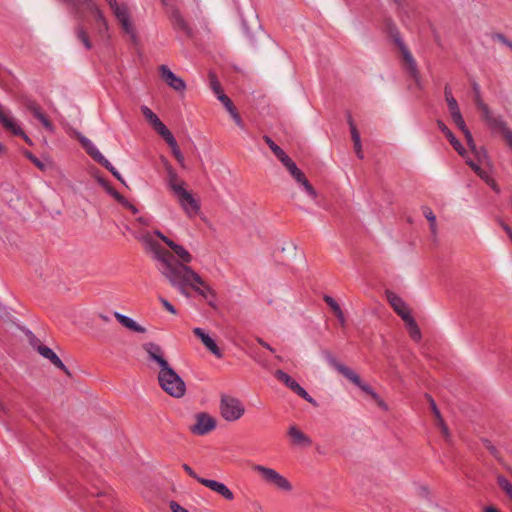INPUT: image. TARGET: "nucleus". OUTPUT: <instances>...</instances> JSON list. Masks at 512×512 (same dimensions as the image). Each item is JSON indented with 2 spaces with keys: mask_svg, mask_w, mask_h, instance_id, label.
Returning <instances> with one entry per match:
<instances>
[{
  "mask_svg": "<svg viewBox=\"0 0 512 512\" xmlns=\"http://www.w3.org/2000/svg\"><path fill=\"white\" fill-rule=\"evenodd\" d=\"M155 235L168 247L162 246L150 236L146 237L147 246L163 279L184 297H190L192 291L205 299L215 297L209 284L189 266L193 260L191 253L159 230L155 231Z\"/></svg>",
  "mask_w": 512,
  "mask_h": 512,
  "instance_id": "obj_1",
  "label": "nucleus"
},
{
  "mask_svg": "<svg viewBox=\"0 0 512 512\" xmlns=\"http://www.w3.org/2000/svg\"><path fill=\"white\" fill-rule=\"evenodd\" d=\"M157 380L163 391L171 397L181 398L186 393L184 380L172 367L163 371H158Z\"/></svg>",
  "mask_w": 512,
  "mask_h": 512,
  "instance_id": "obj_2",
  "label": "nucleus"
},
{
  "mask_svg": "<svg viewBox=\"0 0 512 512\" xmlns=\"http://www.w3.org/2000/svg\"><path fill=\"white\" fill-rule=\"evenodd\" d=\"M251 468L266 484L273 485L283 492H290L293 489L290 481L275 469L260 464H253Z\"/></svg>",
  "mask_w": 512,
  "mask_h": 512,
  "instance_id": "obj_3",
  "label": "nucleus"
},
{
  "mask_svg": "<svg viewBox=\"0 0 512 512\" xmlns=\"http://www.w3.org/2000/svg\"><path fill=\"white\" fill-rule=\"evenodd\" d=\"M73 135L79 140L87 154H89L93 160L101 164L103 167H105L108 171L112 173V175L124 183V180L122 179L120 173L115 169V167L112 166V164L102 155V153L97 149V147L93 144L91 140L83 136L77 131L73 132Z\"/></svg>",
  "mask_w": 512,
  "mask_h": 512,
  "instance_id": "obj_4",
  "label": "nucleus"
},
{
  "mask_svg": "<svg viewBox=\"0 0 512 512\" xmlns=\"http://www.w3.org/2000/svg\"><path fill=\"white\" fill-rule=\"evenodd\" d=\"M220 411L225 420L236 421L243 416L245 408L239 399L224 395L221 398Z\"/></svg>",
  "mask_w": 512,
  "mask_h": 512,
  "instance_id": "obj_5",
  "label": "nucleus"
},
{
  "mask_svg": "<svg viewBox=\"0 0 512 512\" xmlns=\"http://www.w3.org/2000/svg\"><path fill=\"white\" fill-rule=\"evenodd\" d=\"M177 199V202L183 212L189 218H194L200 212V203L195 198V196L189 192L186 188L182 190H178L177 193L174 194Z\"/></svg>",
  "mask_w": 512,
  "mask_h": 512,
  "instance_id": "obj_6",
  "label": "nucleus"
},
{
  "mask_svg": "<svg viewBox=\"0 0 512 512\" xmlns=\"http://www.w3.org/2000/svg\"><path fill=\"white\" fill-rule=\"evenodd\" d=\"M142 349L147 354L148 360L158 365L159 371H163L171 367L166 360L164 350L160 345L154 342H147L142 345Z\"/></svg>",
  "mask_w": 512,
  "mask_h": 512,
  "instance_id": "obj_7",
  "label": "nucleus"
},
{
  "mask_svg": "<svg viewBox=\"0 0 512 512\" xmlns=\"http://www.w3.org/2000/svg\"><path fill=\"white\" fill-rule=\"evenodd\" d=\"M195 421V424L191 427V432L196 435H205L216 427V420L207 413L196 414Z\"/></svg>",
  "mask_w": 512,
  "mask_h": 512,
  "instance_id": "obj_8",
  "label": "nucleus"
},
{
  "mask_svg": "<svg viewBox=\"0 0 512 512\" xmlns=\"http://www.w3.org/2000/svg\"><path fill=\"white\" fill-rule=\"evenodd\" d=\"M79 4L85 6V8L94 16L95 21L99 25L98 33L101 36H104L109 29V25L97 3L94 0H83Z\"/></svg>",
  "mask_w": 512,
  "mask_h": 512,
  "instance_id": "obj_9",
  "label": "nucleus"
},
{
  "mask_svg": "<svg viewBox=\"0 0 512 512\" xmlns=\"http://www.w3.org/2000/svg\"><path fill=\"white\" fill-rule=\"evenodd\" d=\"M31 345L38 351V353L44 358L48 359L55 367L64 371L67 375H70L69 370L61 361V359L47 346L41 344L39 340L31 341Z\"/></svg>",
  "mask_w": 512,
  "mask_h": 512,
  "instance_id": "obj_10",
  "label": "nucleus"
},
{
  "mask_svg": "<svg viewBox=\"0 0 512 512\" xmlns=\"http://www.w3.org/2000/svg\"><path fill=\"white\" fill-rule=\"evenodd\" d=\"M159 72L162 80L175 91H184L186 88L185 82L176 76L166 65L159 67Z\"/></svg>",
  "mask_w": 512,
  "mask_h": 512,
  "instance_id": "obj_11",
  "label": "nucleus"
},
{
  "mask_svg": "<svg viewBox=\"0 0 512 512\" xmlns=\"http://www.w3.org/2000/svg\"><path fill=\"white\" fill-rule=\"evenodd\" d=\"M291 444L299 447H309L312 445V439L305 434L296 424L290 425L287 430Z\"/></svg>",
  "mask_w": 512,
  "mask_h": 512,
  "instance_id": "obj_12",
  "label": "nucleus"
},
{
  "mask_svg": "<svg viewBox=\"0 0 512 512\" xmlns=\"http://www.w3.org/2000/svg\"><path fill=\"white\" fill-rule=\"evenodd\" d=\"M112 12L118 20L119 24L121 25L123 31L126 34H129L132 37H134V27L129 18V10L127 5L121 4L119 5V7L113 9Z\"/></svg>",
  "mask_w": 512,
  "mask_h": 512,
  "instance_id": "obj_13",
  "label": "nucleus"
},
{
  "mask_svg": "<svg viewBox=\"0 0 512 512\" xmlns=\"http://www.w3.org/2000/svg\"><path fill=\"white\" fill-rule=\"evenodd\" d=\"M401 52L406 71L410 74L416 85L420 87L421 77L415 59L406 47H401Z\"/></svg>",
  "mask_w": 512,
  "mask_h": 512,
  "instance_id": "obj_14",
  "label": "nucleus"
},
{
  "mask_svg": "<svg viewBox=\"0 0 512 512\" xmlns=\"http://www.w3.org/2000/svg\"><path fill=\"white\" fill-rule=\"evenodd\" d=\"M386 298L393 310L402 318L403 321L411 317L406 303L397 294L392 291H387Z\"/></svg>",
  "mask_w": 512,
  "mask_h": 512,
  "instance_id": "obj_15",
  "label": "nucleus"
},
{
  "mask_svg": "<svg viewBox=\"0 0 512 512\" xmlns=\"http://www.w3.org/2000/svg\"><path fill=\"white\" fill-rule=\"evenodd\" d=\"M199 483L209 488L210 490L218 493L226 500L231 501L234 499V494L224 483L206 478L199 479Z\"/></svg>",
  "mask_w": 512,
  "mask_h": 512,
  "instance_id": "obj_16",
  "label": "nucleus"
},
{
  "mask_svg": "<svg viewBox=\"0 0 512 512\" xmlns=\"http://www.w3.org/2000/svg\"><path fill=\"white\" fill-rule=\"evenodd\" d=\"M26 108L37 120L41 122L45 129L50 132L54 131V125L42 111L39 104H37L35 101H27Z\"/></svg>",
  "mask_w": 512,
  "mask_h": 512,
  "instance_id": "obj_17",
  "label": "nucleus"
},
{
  "mask_svg": "<svg viewBox=\"0 0 512 512\" xmlns=\"http://www.w3.org/2000/svg\"><path fill=\"white\" fill-rule=\"evenodd\" d=\"M430 406L432 413L434 415V423L436 427L440 430V433L442 434L443 438L447 441H451V433L449 431L448 426L444 422V419L442 418L439 409L436 406L435 401L432 398H429Z\"/></svg>",
  "mask_w": 512,
  "mask_h": 512,
  "instance_id": "obj_18",
  "label": "nucleus"
},
{
  "mask_svg": "<svg viewBox=\"0 0 512 512\" xmlns=\"http://www.w3.org/2000/svg\"><path fill=\"white\" fill-rule=\"evenodd\" d=\"M193 334L198 337L203 345L217 358H221L223 356L222 351L219 349V347L216 345L214 340L205 333V331L201 328H194Z\"/></svg>",
  "mask_w": 512,
  "mask_h": 512,
  "instance_id": "obj_19",
  "label": "nucleus"
},
{
  "mask_svg": "<svg viewBox=\"0 0 512 512\" xmlns=\"http://www.w3.org/2000/svg\"><path fill=\"white\" fill-rule=\"evenodd\" d=\"M114 317L122 326H124L126 329L132 332L140 334H144L147 332V329L144 326L140 325L138 322H136L135 320L126 315H123L119 312H114Z\"/></svg>",
  "mask_w": 512,
  "mask_h": 512,
  "instance_id": "obj_20",
  "label": "nucleus"
},
{
  "mask_svg": "<svg viewBox=\"0 0 512 512\" xmlns=\"http://www.w3.org/2000/svg\"><path fill=\"white\" fill-rule=\"evenodd\" d=\"M438 128L442 131V133L447 137L450 144L453 146V148L461 155L462 157H466V150L461 145L459 140L454 136V134L451 132V130L442 122L437 121Z\"/></svg>",
  "mask_w": 512,
  "mask_h": 512,
  "instance_id": "obj_21",
  "label": "nucleus"
},
{
  "mask_svg": "<svg viewBox=\"0 0 512 512\" xmlns=\"http://www.w3.org/2000/svg\"><path fill=\"white\" fill-rule=\"evenodd\" d=\"M0 123L10 132H12L14 135H20L23 136L24 139L28 142V137L24 134L22 129L16 125L14 120L5 114L2 105L0 104Z\"/></svg>",
  "mask_w": 512,
  "mask_h": 512,
  "instance_id": "obj_22",
  "label": "nucleus"
},
{
  "mask_svg": "<svg viewBox=\"0 0 512 512\" xmlns=\"http://www.w3.org/2000/svg\"><path fill=\"white\" fill-rule=\"evenodd\" d=\"M167 185L173 195L178 192V190H182L185 188V182L179 178L176 171L171 167L167 166Z\"/></svg>",
  "mask_w": 512,
  "mask_h": 512,
  "instance_id": "obj_23",
  "label": "nucleus"
},
{
  "mask_svg": "<svg viewBox=\"0 0 512 512\" xmlns=\"http://www.w3.org/2000/svg\"><path fill=\"white\" fill-rule=\"evenodd\" d=\"M486 124L493 130L498 131L504 137L506 135V131H510L511 129L507 126V123L497 115H493Z\"/></svg>",
  "mask_w": 512,
  "mask_h": 512,
  "instance_id": "obj_24",
  "label": "nucleus"
},
{
  "mask_svg": "<svg viewBox=\"0 0 512 512\" xmlns=\"http://www.w3.org/2000/svg\"><path fill=\"white\" fill-rule=\"evenodd\" d=\"M464 134V137L466 139L467 145L469 149L472 151L473 154H479L478 153V147L476 146V143L473 139V136L470 132V130L467 128L464 119L461 120L459 123H454Z\"/></svg>",
  "mask_w": 512,
  "mask_h": 512,
  "instance_id": "obj_25",
  "label": "nucleus"
},
{
  "mask_svg": "<svg viewBox=\"0 0 512 512\" xmlns=\"http://www.w3.org/2000/svg\"><path fill=\"white\" fill-rule=\"evenodd\" d=\"M283 165L299 184H302L307 180L304 173L296 166L291 158L287 159V162H284Z\"/></svg>",
  "mask_w": 512,
  "mask_h": 512,
  "instance_id": "obj_26",
  "label": "nucleus"
},
{
  "mask_svg": "<svg viewBox=\"0 0 512 512\" xmlns=\"http://www.w3.org/2000/svg\"><path fill=\"white\" fill-rule=\"evenodd\" d=\"M263 140L282 164L287 162L290 157L269 136H263Z\"/></svg>",
  "mask_w": 512,
  "mask_h": 512,
  "instance_id": "obj_27",
  "label": "nucleus"
},
{
  "mask_svg": "<svg viewBox=\"0 0 512 512\" xmlns=\"http://www.w3.org/2000/svg\"><path fill=\"white\" fill-rule=\"evenodd\" d=\"M450 117L453 123H459L463 119L460 108L455 98H449L446 100Z\"/></svg>",
  "mask_w": 512,
  "mask_h": 512,
  "instance_id": "obj_28",
  "label": "nucleus"
},
{
  "mask_svg": "<svg viewBox=\"0 0 512 512\" xmlns=\"http://www.w3.org/2000/svg\"><path fill=\"white\" fill-rule=\"evenodd\" d=\"M324 301L331 308V310L333 311L334 315L337 317V319L340 322V324L342 326H344L345 322H346V319H345L344 313L341 310V308L338 305V303L332 297H330V296H325L324 297Z\"/></svg>",
  "mask_w": 512,
  "mask_h": 512,
  "instance_id": "obj_29",
  "label": "nucleus"
},
{
  "mask_svg": "<svg viewBox=\"0 0 512 512\" xmlns=\"http://www.w3.org/2000/svg\"><path fill=\"white\" fill-rule=\"evenodd\" d=\"M75 34H76L77 39L80 42H82V44L84 45V47L86 49H88V50L92 49L93 44H92V42H91V40L89 38L88 32L86 31L84 26H82V25L76 26Z\"/></svg>",
  "mask_w": 512,
  "mask_h": 512,
  "instance_id": "obj_30",
  "label": "nucleus"
},
{
  "mask_svg": "<svg viewBox=\"0 0 512 512\" xmlns=\"http://www.w3.org/2000/svg\"><path fill=\"white\" fill-rule=\"evenodd\" d=\"M404 322L408 328L410 337L415 341H419L421 339V331L413 317H409L408 319L404 320Z\"/></svg>",
  "mask_w": 512,
  "mask_h": 512,
  "instance_id": "obj_31",
  "label": "nucleus"
},
{
  "mask_svg": "<svg viewBox=\"0 0 512 512\" xmlns=\"http://www.w3.org/2000/svg\"><path fill=\"white\" fill-rule=\"evenodd\" d=\"M422 212L430 224V230H431L432 234L435 235L437 233V224H436L435 214L433 213L432 209L427 206L422 207Z\"/></svg>",
  "mask_w": 512,
  "mask_h": 512,
  "instance_id": "obj_32",
  "label": "nucleus"
},
{
  "mask_svg": "<svg viewBox=\"0 0 512 512\" xmlns=\"http://www.w3.org/2000/svg\"><path fill=\"white\" fill-rule=\"evenodd\" d=\"M171 150H172V154L173 156L176 158V160L178 161V163L182 166V167H185V164H184V156L183 154L181 153L180 149H179V146L175 140V138H170L169 141L166 142Z\"/></svg>",
  "mask_w": 512,
  "mask_h": 512,
  "instance_id": "obj_33",
  "label": "nucleus"
},
{
  "mask_svg": "<svg viewBox=\"0 0 512 512\" xmlns=\"http://www.w3.org/2000/svg\"><path fill=\"white\" fill-rule=\"evenodd\" d=\"M497 484L502 489V491L507 495V497L512 501V483H510V481L506 477L499 475L497 477Z\"/></svg>",
  "mask_w": 512,
  "mask_h": 512,
  "instance_id": "obj_34",
  "label": "nucleus"
},
{
  "mask_svg": "<svg viewBox=\"0 0 512 512\" xmlns=\"http://www.w3.org/2000/svg\"><path fill=\"white\" fill-rule=\"evenodd\" d=\"M152 126L157 131V133L164 138L166 142L169 141L170 138H174L172 133L168 130V128L162 123L160 119L153 123Z\"/></svg>",
  "mask_w": 512,
  "mask_h": 512,
  "instance_id": "obj_35",
  "label": "nucleus"
},
{
  "mask_svg": "<svg viewBox=\"0 0 512 512\" xmlns=\"http://www.w3.org/2000/svg\"><path fill=\"white\" fill-rule=\"evenodd\" d=\"M338 372L341 373L344 377H346L355 385L360 384V377L349 367L343 365L342 367H339Z\"/></svg>",
  "mask_w": 512,
  "mask_h": 512,
  "instance_id": "obj_36",
  "label": "nucleus"
},
{
  "mask_svg": "<svg viewBox=\"0 0 512 512\" xmlns=\"http://www.w3.org/2000/svg\"><path fill=\"white\" fill-rule=\"evenodd\" d=\"M290 389L307 402L314 405L316 404L314 399L296 381L294 382L293 386L290 387Z\"/></svg>",
  "mask_w": 512,
  "mask_h": 512,
  "instance_id": "obj_37",
  "label": "nucleus"
},
{
  "mask_svg": "<svg viewBox=\"0 0 512 512\" xmlns=\"http://www.w3.org/2000/svg\"><path fill=\"white\" fill-rule=\"evenodd\" d=\"M209 85H210V88L212 89V91L217 95V97L221 94H224L223 93V90H222V87H221V84L220 82L218 81L217 79V76L215 73L213 72H210L209 75Z\"/></svg>",
  "mask_w": 512,
  "mask_h": 512,
  "instance_id": "obj_38",
  "label": "nucleus"
},
{
  "mask_svg": "<svg viewBox=\"0 0 512 512\" xmlns=\"http://www.w3.org/2000/svg\"><path fill=\"white\" fill-rule=\"evenodd\" d=\"M467 165L471 167V169L474 170V172L486 183H490V176L485 172L483 169H481L474 161L467 159L466 160Z\"/></svg>",
  "mask_w": 512,
  "mask_h": 512,
  "instance_id": "obj_39",
  "label": "nucleus"
},
{
  "mask_svg": "<svg viewBox=\"0 0 512 512\" xmlns=\"http://www.w3.org/2000/svg\"><path fill=\"white\" fill-rule=\"evenodd\" d=\"M274 375L277 378V380L284 383L289 389L291 386H293V384L295 382V380L292 377H290L287 373H285L284 371H282L280 369L276 370Z\"/></svg>",
  "mask_w": 512,
  "mask_h": 512,
  "instance_id": "obj_40",
  "label": "nucleus"
},
{
  "mask_svg": "<svg viewBox=\"0 0 512 512\" xmlns=\"http://www.w3.org/2000/svg\"><path fill=\"white\" fill-rule=\"evenodd\" d=\"M481 114L483 121L486 123L493 115H495L486 103H480L476 107Z\"/></svg>",
  "mask_w": 512,
  "mask_h": 512,
  "instance_id": "obj_41",
  "label": "nucleus"
},
{
  "mask_svg": "<svg viewBox=\"0 0 512 512\" xmlns=\"http://www.w3.org/2000/svg\"><path fill=\"white\" fill-rule=\"evenodd\" d=\"M347 121L350 127V133L353 143L361 141L359 131L350 115L348 116Z\"/></svg>",
  "mask_w": 512,
  "mask_h": 512,
  "instance_id": "obj_42",
  "label": "nucleus"
},
{
  "mask_svg": "<svg viewBox=\"0 0 512 512\" xmlns=\"http://www.w3.org/2000/svg\"><path fill=\"white\" fill-rule=\"evenodd\" d=\"M141 111H142L144 117L146 118V120L151 125H153V123H155L159 119L158 116L147 106H142Z\"/></svg>",
  "mask_w": 512,
  "mask_h": 512,
  "instance_id": "obj_43",
  "label": "nucleus"
},
{
  "mask_svg": "<svg viewBox=\"0 0 512 512\" xmlns=\"http://www.w3.org/2000/svg\"><path fill=\"white\" fill-rule=\"evenodd\" d=\"M323 354L325 356L327 363L331 367L335 368L337 371L339 370V367L343 366V364H341L331 352L325 351Z\"/></svg>",
  "mask_w": 512,
  "mask_h": 512,
  "instance_id": "obj_44",
  "label": "nucleus"
},
{
  "mask_svg": "<svg viewBox=\"0 0 512 512\" xmlns=\"http://www.w3.org/2000/svg\"><path fill=\"white\" fill-rule=\"evenodd\" d=\"M218 100L221 101L223 103V105L225 106V108L227 109V111L230 113V115L236 111V109L234 108L233 106V103L232 101L229 99L228 96H226L225 94H221L218 96Z\"/></svg>",
  "mask_w": 512,
  "mask_h": 512,
  "instance_id": "obj_45",
  "label": "nucleus"
},
{
  "mask_svg": "<svg viewBox=\"0 0 512 512\" xmlns=\"http://www.w3.org/2000/svg\"><path fill=\"white\" fill-rule=\"evenodd\" d=\"M472 88H473V92H474V104L475 106H479V102L480 103H485L481 97V93H480V86L477 84V83H473L472 85Z\"/></svg>",
  "mask_w": 512,
  "mask_h": 512,
  "instance_id": "obj_46",
  "label": "nucleus"
},
{
  "mask_svg": "<svg viewBox=\"0 0 512 512\" xmlns=\"http://www.w3.org/2000/svg\"><path fill=\"white\" fill-rule=\"evenodd\" d=\"M174 24L177 28L182 29L186 32H189V29H188V26H187L185 20L179 14L174 15Z\"/></svg>",
  "mask_w": 512,
  "mask_h": 512,
  "instance_id": "obj_47",
  "label": "nucleus"
},
{
  "mask_svg": "<svg viewBox=\"0 0 512 512\" xmlns=\"http://www.w3.org/2000/svg\"><path fill=\"white\" fill-rule=\"evenodd\" d=\"M305 190V192L313 199L317 197V192L314 187L310 184L308 179L301 184Z\"/></svg>",
  "mask_w": 512,
  "mask_h": 512,
  "instance_id": "obj_48",
  "label": "nucleus"
},
{
  "mask_svg": "<svg viewBox=\"0 0 512 512\" xmlns=\"http://www.w3.org/2000/svg\"><path fill=\"white\" fill-rule=\"evenodd\" d=\"M159 301L162 304V306L164 307V309L167 310L169 313H171L173 315L177 314V310L167 299H165L163 297H159Z\"/></svg>",
  "mask_w": 512,
  "mask_h": 512,
  "instance_id": "obj_49",
  "label": "nucleus"
},
{
  "mask_svg": "<svg viewBox=\"0 0 512 512\" xmlns=\"http://www.w3.org/2000/svg\"><path fill=\"white\" fill-rule=\"evenodd\" d=\"M26 155L40 170H45V164L36 158L32 153L28 152Z\"/></svg>",
  "mask_w": 512,
  "mask_h": 512,
  "instance_id": "obj_50",
  "label": "nucleus"
},
{
  "mask_svg": "<svg viewBox=\"0 0 512 512\" xmlns=\"http://www.w3.org/2000/svg\"><path fill=\"white\" fill-rule=\"evenodd\" d=\"M372 399L376 402V404L384 410L388 409L387 404L380 398L377 393L372 394Z\"/></svg>",
  "mask_w": 512,
  "mask_h": 512,
  "instance_id": "obj_51",
  "label": "nucleus"
},
{
  "mask_svg": "<svg viewBox=\"0 0 512 512\" xmlns=\"http://www.w3.org/2000/svg\"><path fill=\"white\" fill-rule=\"evenodd\" d=\"M169 506L172 512H189L187 509H185L175 501H171Z\"/></svg>",
  "mask_w": 512,
  "mask_h": 512,
  "instance_id": "obj_52",
  "label": "nucleus"
},
{
  "mask_svg": "<svg viewBox=\"0 0 512 512\" xmlns=\"http://www.w3.org/2000/svg\"><path fill=\"white\" fill-rule=\"evenodd\" d=\"M362 391H364L365 393H367L368 395H370L372 397V394L373 393H376L369 385L367 384H364L361 380H360V384H356Z\"/></svg>",
  "mask_w": 512,
  "mask_h": 512,
  "instance_id": "obj_53",
  "label": "nucleus"
},
{
  "mask_svg": "<svg viewBox=\"0 0 512 512\" xmlns=\"http://www.w3.org/2000/svg\"><path fill=\"white\" fill-rule=\"evenodd\" d=\"M183 469L185 470V472L191 476L192 478L196 479L198 482H199V479H203L202 477H199L194 471L193 469L187 465V464H184L183 465Z\"/></svg>",
  "mask_w": 512,
  "mask_h": 512,
  "instance_id": "obj_54",
  "label": "nucleus"
},
{
  "mask_svg": "<svg viewBox=\"0 0 512 512\" xmlns=\"http://www.w3.org/2000/svg\"><path fill=\"white\" fill-rule=\"evenodd\" d=\"M354 150H355V153H356L357 157L360 158V159H363L364 154H363V151H362L361 141L354 142Z\"/></svg>",
  "mask_w": 512,
  "mask_h": 512,
  "instance_id": "obj_55",
  "label": "nucleus"
},
{
  "mask_svg": "<svg viewBox=\"0 0 512 512\" xmlns=\"http://www.w3.org/2000/svg\"><path fill=\"white\" fill-rule=\"evenodd\" d=\"M231 116L234 119L236 125L239 126L240 128H243V121H242L239 113L237 111H235L231 114Z\"/></svg>",
  "mask_w": 512,
  "mask_h": 512,
  "instance_id": "obj_56",
  "label": "nucleus"
},
{
  "mask_svg": "<svg viewBox=\"0 0 512 512\" xmlns=\"http://www.w3.org/2000/svg\"><path fill=\"white\" fill-rule=\"evenodd\" d=\"M108 190L116 200H118L121 203H125L124 197L120 195L117 191L113 190L112 188H108Z\"/></svg>",
  "mask_w": 512,
  "mask_h": 512,
  "instance_id": "obj_57",
  "label": "nucleus"
},
{
  "mask_svg": "<svg viewBox=\"0 0 512 512\" xmlns=\"http://www.w3.org/2000/svg\"><path fill=\"white\" fill-rule=\"evenodd\" d=\"M282 251L285 252H289L291 255H295V252H296V245L294 243H289L287 248L286 247H283L282 248Z\"/></svg>",
  "mask_w": 512,
  "mask_h": 512,
  "instance_id": "obj_58",
  "label": "nucleus"
},
{
  "mask_svg": "<svg viewBox=\"0 0 512 512\" xmlns=\"http://www.w3.org/2000/svg\"><path fill=\"white\" fill-rule=\"evenodd\" d=\"M503 138L506 144L512 149V130L506 131V135Z\"/></svg>",
  "mask_w": 512,
  "mask_h": 512,
  "instance_id": "obj_59",
  "label": "nucleus"
},
{
  "mask_svg": "<svg viewBox=\"0 0 512 512\" xmlns=\"http://www.w3.org/2000/svg\"><path fill=\"white\" fill-rule=\"evenodd\" d=\"M503 230L508 234L509 238L512 240V229L504 222H499Z\"/></svg>",
  "mask_w": 512,
  "mask_h": 512,
  "instance_id": "obj_60",
  "label": "nucleus"
},
{
  "mask_svg": "<svg viewBox=\"0 0 512 512\" xmlns=\"http://www.w3.org/2000/svg\"><path fill=\"white\" fill-rule=\"evenodd\" d=\"M485 446L486 448L490 451L491 454H493L494 456H496L497 454V449L490 443V441L486 440L485 441Z\"/></svg>",
  "mask_w": 512,
  "mask_h": 512,
  "instance_id": "obj_61",
  "label": "nucleus"
},
{
  "mask_svg": "<svg viewBox=\"0 0 512 512\" xmlns=\"http://www.w3.org/2000/svg\"><path fill=\"white\" fill-rule=\"evenodd\" d=\"M257 342L264 348L268 349L269 351L273 352L274 349L267 343L265 342L262 338H257L256 339Z\"/></svg>",
  "mask_w": 512,
  "mask_h": 512,
  "instance_id": "obj_62",
  "label": "nucleus"
},
{
  "mask_svg": "<svg viewBox=\"0 0 512 512\" xmlns=\"http://www.w3.org/2000/svg\"><path fill=\"white\" fill-rule=\"evenodd\" d=\"M478 153L479 154H474V155L478 161H482V159L486 157V152H485V150L478 148Z\"/></svg>",
  "mask_w": 512,
  "mask_h": 512,
  "instance_id": "obj_63",
  "label": "nucleus"
},
{
  "mask_svg": "<svg viewBox=\"0 0 512 512\" xmlns=\"http://www.w3.org/2000/svg\"><path fill=\"white\" fill-rule=\"evenodd\" d=\"M483 512H501L498 508H496L495 506H486L484 507L483 509Z\"/></svg>",
  "mask_w": 512,
  "mask_h": 512,
  "instance_id": "obj_64",
  "label": "nucleus"
}]
</instances>
